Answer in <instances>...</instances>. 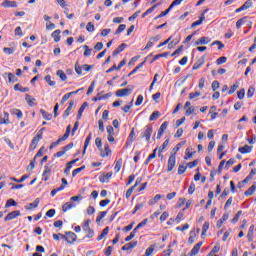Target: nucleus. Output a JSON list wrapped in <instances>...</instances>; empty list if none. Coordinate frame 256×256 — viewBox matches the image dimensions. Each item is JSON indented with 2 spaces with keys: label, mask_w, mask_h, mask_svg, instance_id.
Segmentation results:
<instances>
[{
  "label": "nucleus",
  "mask_w": 256,
  "mask_h": 256,
  "mask_svg": "<svg viewBox=\"0 0 256 256\" xmlns=\"http://www.w3.org/2000/svg\"><path fill=\"white\" fill-rule=\"evenodd\" d=\"M153 134V126L152 125H147L144 127V132L141 134V138L147 141H151V135Z\"/></svg>",
  "instance_id": "nucleus-1"
},
{
  "label": "nucleus",
  "mask_w": 256,
  "mask_h": 256,
  "mask_svg": "<svg viewBox=\"0 0 256 256\" xmlns=\"http://www.w3.org/2000/svg\"><path fill=\"white\" fill-rule=\"evenodd\" d=\"M62 239H65L67 243H75L77 241V234L74 232H66L65 235H61Z\"/></svg>",
  "instance_id": "nucleus-2"
},
{
  "label": "nucleus",
  "mask_w": 256,
  "mask_h": 256,
  "mask_svg": "<svg viewBox=\"0 0 256 256\" xmlns=\"http://www.w3.org/2000/svg\"><path fill=\"white\" fill-rule=\"evenodd\" d=\"M175 163H176V156H175V154H171L168 159L167 173H171V171H173V169H175Z\"/></svg>",
  "instance_id": "nucleus-3"
},
{
  "label": "nucleus",
  "mask_w": 256,
  "mask_h": 256,
  "mask_svg": "<svg viewBox=\"0 0 256 256\" xmlns=\"http://www.w3.org/2000/svg\"><path fill=\"white\" fill-rule=\"evenodd\" d=\"M132 92L133 90L131 88L119 89L116 91V97H127L131 95Z\"/></svg>",
  "instance_id": "nucleus-4"
},
{
  "label": "nucleus",
  "mask_w": 256,
  "mask_h": 256,
  "mask_svg": "<svg viewBox=\"0 0 256 256\" xmlns=\"http://www.w3.org/2000/svg\"><path fill=\"white\" fill-rule=\"evenodd\" d=\"M21 215V211L15 210L6 215L4 221H12V219H17Z\"/></svg>",
  "instance_id": "nucleus-5"
},
{
  "label": "nucleus",
  "mask_w": 256,
  "mask_h": 256,
  "mask_svg": "<svg viewBox=\"0 0 256 256\" xmlns=\"http://www.w3.org/2000/svg\"><path fill=\"white\" fill-rule=\"evenodd\" d=\"M40 141H41V134L36 135L31 141L29 151H35V149H37V143H39Z\"/></svg>",
  "instance_id": "nucleus-6"
},
{
  "label": "nucleus",
  "mask_w": 256,
  "mask_h": 256,
  "mask_svg": "<svg viewBox=\"0 0 256 256\" xmlns=\"http://www.w3.org/2000/svg\"><path fill=\"white\" fill-rule=\"evenodd\" d=\"M167 127H169V122L166 121L160 126L157 134V139H161V137H163V133L167 131Z\"/></svg>",
  "instance_id": "nucleus-7"
},
{
  "label": "nucleus",
  "mask_w": 256,
  "mask_h": 256,
  "mask_svg": "<svg viewBox=\"0 0 256 256\" xmlns=\"http://www.w3.org/2000/svg\"><path fill=\"white\" fill-rule=\"evenodd\" d=\"M51 174V166L48 164L44 166V172L42 174L43 181H49V175Z\"/></svg>",
  "instance_id": "nucleus-8"
},
{
  "label": "nucleus",
  "mask_w": 256,
  "mask_h": 256,
  "mask_svg": "<svg viewBox=\"0 0 256 256\" xmlns=\"http://www.w3.org/2000/svg\"><path fill=\"white\" fill-rule=\"evenodd\" d=\"M75 207H77V204H75L74 202H66L63 206H62V211L64 213H67V211H70V209H75Z\"/></svg>",
  "instance_id": "nucleus-9"
},
{
  "label": "nucleus",
  "mask_w": 256,
  "mask_h": 256,
  "mask_svg": "<svg viewBox=\"0 0 256 256\" xmlns=\"http://www.w3.org/2000/svg\"><path fill=\"white\" fill-rule=\"evenodd\" d=\"M111 177H113V172H107L106 174H102L99 176V181L100 183H107V181H109Z\"/></svg>",
  "instance_id": "nucleus-10"
},
{
  "label": "nucleus",
  "mask_w": 256,
  "mask_h": 256,
  "mask_svg": "<svg viewBox=\"0 0 256 256\" xmlns=\"http://www.w3.org/2000/svg\"><path fill=\"white\" fill-rule=\"evenodd\" d=\"M135 247H137V241H132L122 246L121 249L122 251H131V249H135Z\"/></svg>",
  "instance_id": "nucleus-11"
},
{
  "label": "nucleus",
  "mask_w": 256,
  "mask_h": 256,
  "mask_svg": "<svg viewBox=\"0 0 256 256\" xmlns=\"http://www.w3.org/2000/svg\"><path fill=\"white\" fill-rule=\"evenodd\" d=\"M41 202V200L39 198H36L34 200V202L28 204V206H26V210L27 211H31V209H37V207H39V203Z\"/></svg>",
  "instance_id": "nucleus-12"
},
{
  "label": "nucleus",
  "mask_w": 256,
  "mask_h": 256,
  "mask_svg": "<svg viewBox=\"0 0 256 256\" xmlns=\"http://www.w3.org/2000/svg\"><path fill=\"white\" fill-rule=\"evenodd\" d=\"M201 245H203V242H199L197 243L192 250L190 251V253L188 254L189 256H195L197 255V253H199V250L201 249Z\"/></svg>",
  "instance_id": "nucleus-13"
},
{
  "label": "nucleus",
  "mask_w": 256,
  "mask_h": 256,
  "mask_svg": "<svg viewBox=\"0 0 256 256\" xmlns=\"http://www.w3.org/2000/svg\"><path fill=\"white\" fill-rule=\"evenodd\" d=\"M187 143V141H182L180 143H178L171 152V155H177L178 151L183 147V145H185Z\"/></svg>",
  "instance_id": "nucleus-14"
},
{
  "label": "nucleus",
  "mask_w": 256,
  "mask_h": 256,
  "mask_svg": "<svg viewBox=\"0 0 256 256\" xmlns=\"http://www.w3.org/2000/svg\"><path fill=\"white\" fill-rule=\"evenodd\" d=\"M87 107H89V103L84 102L81 107L78 110V115H77V119H81V117H83V111H85V109H87Z\"/></svg>",
  "instance_id": "nucleus-15"
},
{
  "label": "nucleus",
  "mask_w": 256,
  "mask_h": 256,
  "mask_svg": "<svg viewBox=\"0 0 256 256\" xmlns=\"http://www.w3.org/2000/svg\"><path fill=\"white\" fill-rule=\"evenodd\" d=\"M75 105V102L73 100L70 101L69 106L67 107V109L65 110L63 117L64 119H67V117H69L70 113H71V109H73V106Z\"/></svg>",
  "instance_id": "nucleus-16"
},
{
  "label": "nucleus",
  "mask_w": 256,
  "mask_h": 256,
  "mask_svg": "<svg viewBox=\"0 0 256 256\" xmlns=\"http://www.w3.org/2000/svg\"><path fill=\"white\" fill-rule=\"evenodd\" d=\"M11 121L9 120V113L4 112V117L0 118V125H9Z\"/></svg>",
  "instance_id": "nucleus-17"
},
{
  "label": "nucleus",
  "mask_w": 256,
  "mask_h": 256,
  "mask_svg": "<svg viewBox=\"0 0 256 256\" xmlns=\"http://www.w3.org/2000/svg\"><path fill=\"white\" fill-rule=\"evenodd\" d=\"M127 47V44L122 43L116 50L113 51L112 55L115 57L116 55H119V53H122V51H125Z\"/></svg>",
  "instance_id": "nucleus-18"
},
{
  "label": "nucleus",
  "mask_w": 256,
  "mask_h": 256,
  "mask_svg": "<svg viewBox=\"0 0 256 256\" xmlns=\"http://www.w3.org/2000/svg\"><path fill=\"white\" fill-rule=\"evenodd\" d=\"M40 113L43 117V119H45L46 121H51L53 119V114H50L49 112L40 109Z\"/></svg>",
  "instance_id": "nucleus-19"
},
{
  "label": "nucleus",
  "mask_w": 256,
  "mask_h": 256,
  "mask_svg": "<svg viewBox=\"0 0 256 256\" xmlns=\"http://www.w3.org/2000/svg\"><path fill=\"white\" fill-rule=\"evenodd\" d=\"M25 100H26V103H28L29 107H35V98L34 97H32L29 94H26Z\"/></svg>",
  "instance_id": "nucleus-20"
},
{
  "label": "nucleus",
  "mask_w": 256,
  "mask_h": 256,
  "mask_svg": "<svg viewBox=\"0 0 256 256\" xmlns=\"http://www.w3.org/2000/svg\"><path fill=\"white\" fill-rule=\"evenodd\" d=\"M252 150H253V146H249V145H245L238 149L239 153H242V154L251 153Z\"/></svg>",
  "instance_id": "nucleus-21"
},
{
  "label": "nucleus",
  "mask_w": 256,
  "mask_h": 256,
  "mask_svg": "<svg viewBox=\"0 0 256 256\" xmlns=\"http://www.w3.org/2000/svg\"><path fill=\"white\" fill-rule=\"evenodd\" d=\"M107 235H109V227H108V226L105 227V228L102 230V232H101V234L98 236L97 240H98V241H102V239H105V237H107Z\"/></svg>",
  "instance_id": "nucleus-22"
},
{
  "label": "nucleus",
  "mask_w": 256,
  "mask_h": 256,
  "mask_svg": "<svg viewBox=\"0 0 256 256\" xmlns=\"http://www.w3.org/2000/svg\"><path fill=\"white\" fill-rule=\"evenodd\" d=\"M52 37H53L55 43H59L61 41V30H55L52 33Z\"/></svg>",
  "instance_id": "nucleus-23"
},
{
  "label": "nucleus",
  "mask_w": 256,
  "mask_h": 256,
  "mask_svg": "<svg viewBox=\"0 0 256 256\" xmlns=\"http://www.w3.org/2000/svg\"><path fill=\"white\" fill-rule=\"evenodd\" d=\"M14 91H20L21 93H29V88L21 86V84H16L14 86Z\"/></svg>",
  "instance_id": "nucleus-24"
},
{
  "label": "nucleus",
  "mask_w": 256,
  "mask_h": 256,
  "mask_svg": "<svg viewBox=\"0 0 256 256\" xmlns=\"http://www.w3.org/2000/svg\"><path fill=\"white\" fill-rule=\"evenodd\" d=\"M255 190H256V183H254L248 190H246L244 192V195L246 197H251V195H253V193H255Z\"/></svg>",
  "instance_id": "nucleus-25"
},
{
  "label": "nucleus",
  "mask_w": 256,
  "mask_h": 256,
  "mask_svg": "<svg viewBox=\"0 0 256 256\" xmlns=\"http://www.w3.org/2000/svg\"><path fill=\"white\" fill-rule=\"evenodd\" d=\"M203 21H205V15L202 14L199 18V20L197 21H194L192 24H191V27L192 28H195V27H199V25H201L203 23Z\"/></svg>",
  "instance_id": "nucleus-26"
},
{
  "label": "nucleus",
  "mask_w": 256,
  "mask_h": 256,
  "mask_svg": "<svg viewBox=\"0 0 256 256\" xmlns=\"http://www.w3.org/2000/svg\"><path fill=\"white\" fill-rule=\"evenodd\" d=\"M209 41H211V39H209L208 37H201L196 41V45H207Z\"/></svg>",
  "instance_id": "nucleus-27"
},
{
  "label": "nucleus",
  "mask_w": 256,
  "mask_h": 256,
  "mask_svg": "<svg viewBox=\"0 0 256 256\" xmlns=\"http://www.w3.org/2000/svg\"><path fill=\"white\" fill-rule=\"evenodd\" d=\"M104 151H105V153L101 154V157H103V159H105V157H109V155H111V148H109L108 143H106L104 145Z\"/></svg>",
  "instance_id": "nucleus-28"
},
{
  "label": "nucleus",
  "mask_w": 256,
  "mask_h": 256,
  "mask_svg": "<svg viewBox=\"0 0 256 256\" xmlns=\"http://www.w3.org/2000/svg\"><path fill=\"white\" fill-rule=\"evenodd\" d=\"M92 133L90 132L89 135L87 136L85 142H84V150H83V155H85V151H87V147H89V143H91V137H92Z\"/></svg>",
  "instance_id": "nucleus-29"
},
{
  "label": "nucleus",
  "mask_w": 256,
  "mask_h": 256,
  "mask_svg": "<svg viewBox=\"0 0 256 256\" xmlns=\"http://www.w3.org/2000/svg\"><path fill=\"white\" fill-rule=\"evenodd\" d=\"M2 7H17V2L4 0V2L2 3Z\"/></svg>",
  "instance_id": "nucleus-30"
},
{
  "label": "nucleus",
  "mask_w": 256,
  "mask_h": 256,
  "mask_svg": "<svg viewBox=\"0 0 256 256\" xmlns=\"http://www.w3.org/2000/svg\"><path fill=\"white\" fill-rule=\"evenodd\" d=\"M5 75H7L9 83H17V81H19V79H17L16 76L11 72L5 73Z\"/></svg>",
  "instance_id": "nucleus-31"
},
{
  "label": "nucleus",
  "mask_w": 256,
  "mask_h": 256,
  "mask_svg": "<svg viewBox=\"0 0 256 256\" xmlns=\"http://www.w3.org/2000/svg\"><path fill=\"white\" fill-rule=\"evenodd\" d=\"M167 145H169V139H166L163 144L158 148V154L161 155L167 148Z\"/></svg>",
  "instance_id": "nucleus-32"
},
{
  "label": "nucleus",
  "mask_w": 256,
  "mask_h": 256,
  "mask_svg": "<svg viewBox=\"0 0 256 256\" xmlns=\"http://www.w3.org/2000/svg\"><path fill=\"white\" fill-rule=\"evenodd\" d=\"M159 117H161V112L159 111H154L150 117H149V121H157V119H159Z\"/></svg>",
  "instance_id": "nucleus-33"
},
{
  "label": "nucleus",
  "mask_w": 256,
  "mask_h": 256,
  "mask_svg": "<svg viewBox=\"0 0 256 256\" xmlns=\"http://www.w3.org/2000/svg\"><path fill=\"white\" fill-rule=\"evenodd\" d=\"M121 167H123V159H119L114 167V171L115 173H119V171H121Z\"/></svg>",
  "instance_id": "nucleus-34"
},
{
  "label": "nucleus",
  "mask_w": 256,
  "mask_h": 256,
  "mask_svg": "<svg viewBox=\"0 0 256 256\" xmlns=\"http://www.w3.org/2000/svg\"><path fill=\"white\" fill-rule=\"evenodd\" d=\"M11 181H15V183H23V181H25V179H29V175H23L21 178H15V177H11L10 178Z\"/></svg>",
  "instance_id": "nucleus-35"
},
{
  "label": "nucleus",
  "mask_w": 256,
  "mask_h": 256,
  "mask_svg": "<svg viewBox=\"0 0 256 256\" xmlns=\"http://www.w3.org/2000/svg\"><path fill=\"white\" fill-rule=\"evenodd\" d=\"M10 113H11L12 115H16V117H17L18 119H21V118L23 117V112H21V110H19V109H12V110L10 111Z\"/></svg>",
  "instance_id": "nucleus-36"
},
{
  "label": "nucleus",
  "mask_w": 256,
  "mask_h": 256,
  "mask_svg": "<svg viewBox=\"0 0 256 256\" xmlns=\"http://www.w3.org/2000/svg\"><path fill=\"white\" fill-rule=\"evenodd\" d=\"M56 74L60 77L61 81H67V74L63 70H58Z\"/></svg>",
  "instance_id": "nucleus-37"
},
{
  "label": "nucleus",
  "mask_w": 256,
  "mask_h": 256,
  "mask_svg": "<svg viewBox=\"0 0 256 256\" xmlns=\"http://www.w3.org/2000/svg\"><path fill=\"white\" fill-rule=\"evenodd\" d=\"M81 171H85V165L81 166L80 168H76L72 172V177H77Z\"/></svg>",
  "instance_id": "nucleus-38"
},
{
  "label": "nucleus",
  "mask_w": 256,
  "mask_h": 256,
  "mask_svg": "<svg viewBox=\"0 0 256 256\" xmlns=\"http://www.w3.org/2000/svg\"><path fill=\"white\" fill-rule=\"evenodd\" d=\"M239 89V82H236L234 85L231 86L230 90L228 91V95H233L236 90Z\"/></svg>",
  "instance_id": "nucleus-39"
},
{
  "label": "nucleus",
  "mask_w": 256,
  "mask_h": 256,
  "mask_svg": "<svg viewBox=\"0 0 256 256\" xmlns=\"http://www.w3.org/2000/svg\"><path fill=\"white\" fill-rule=\"evenodd\" d=\"M16 205H17V202L14 199H8L5 204V207L7 209L9 207H16Z\"/></svg>",
  "instance_id": "nucleus-40"
},
{
  "label": "nucleus",
  "mask_w": 256,
  "mask_h": 256,
  "mask_svg": "<svg viewBox=\"0 0 256 256\" xmlns=\"http://www.w3.org/2000/svg\"><path fill=\"white\" fill-rule=\"evenodd\" d=\"M127 29V25L125 24H120L117 28V30L115 31V35H121V33H123V30Z\"/></svg>",
  "instance_id": "nucleus-41"
},
{
  "label": "nucleus",
  "mask_w": 256,
  "mask_h": 256,
  "mask_svg": "<svg viewBox=\"0 0 256 256\" xmlns=\"http://www.w3.org/2000/svg\"><path fill=\"white\" fill-rule=\"evenodd\" d=\"M84 233H86V237L88 239H93V237H95V231H93V229L89 228L88 230L84 231Z\"/></svg>",
  "instance_id": "nucleus-42"
},
{
  "label": "nucleus",
  "mask_w": 256,
  "mask_h": 256,
  "mask_svg": "<svg viewBox=\"0 0 256 256\" xmlns=\"http://www.w3.org/2000/svg\"><path fill=\"white\" fill-rule=\"evenodd\" d=\"M44 79H45L46 83H48V85H49L50 87H55L56 82L53 81V80H51V76H50V75L45 76Z\"/></svg>",
  "instance_id": "nucleus-43"
},
{
  "label": "nucleus",
  "mask_w": 256,
  "mask_h": 256,
  "mask_svg": "<svg viewBox=\"0 0 256 256\" xmlns=\"http://www.w3.org/2000/svg\"><path fill=\"white\" fill-rule=\"evenodd\" d=\"M63 189H65V186L64 185H61L60 187L56 188V189H53L50 193V195L52 197H55V195H57V193H59V191H63Z\"/></svg>",
  "instance_id": "nucleus-44"
},
{
  "label": "nucleus",
  "mask_w": 256,
  "mask_h": 256,
  "mask_svg": "<svg viewBox=\"0 0 256 256\" xmlns=\"http://www.w3.org/2000/svg\"><path fill=\"white\" fill-rule=\"evenodd\" d=\"M207 231H209V221H205L202 226V235H207Z\"/></svg>",
  "instance_id": "nucleus-45"
},
{
  "label": "nucleus",
  "mask_w": 256,
  "mask_h": 256,
  "mask_svg": "<svg viewBox=\"0 0 256 256\" xmlns=\"http://www.w3.org/2000/svg\"><path fill=\"white\" fill-rule=\"evenodd\" d=\"M253 6V1L252 0H247L243 5H242V9H244V11H247V9H249L250 7Z\"/></svg>",
  "instance_id": "nucleus-46"
},
{
  "label": "nucleus",
  "mask_w": 256,
  "mask_h": 256,
  "mask_svg": "<svg viewBox=\"0 0 256 256\" xmlns=\"http://www.w3.org/2000/svg\"><path fill=\"white\" fill-rule=\"evenodd\" d=\"M143 207H145V202L136 204L134 211L132 212V215H135V213L141 209H143Z\"/></svg>",
  "instance_id": "nucleus-47"
},
{
  "label": "nucleus",
  "mask_w": 256,
  "mask_h": 256,
  "mask_svg": "<svg viewBox=\"0 0 256 256\" xmlns=\"http://www.w3.org/2000/svg\"><path fill=\"white\" fill-rule=\"evenodd\" d=\"M195 155V152H191V148L186 149V156L184 159L187 161L188 159H191Z\"/></svg>",
  "instance_id": "nucleus-48"
},
{
  "label": "nucleus",
  "mask_w": 256,
  "mask_h": 256,
  "mask_svg": "<svg viewBox=\"0 0 256 256\" xmlns=\"http://www.w3.org/2000/svg\"><path fill=\"white\" fill-rule=\"evenodd\" d=\"M241 215H243V211H238L236 213V215L234 216V218L231 220V223H237L239 221V217H241Z\"/></svg>",
  "instance_id": "nucleus-49"
},
{
  "label": "nucleus",
  "mask_w": 256,
  "mask_h": 256,
  "mask_svg": "<svg viewBox=\"0 0 256 256\" xmlns=\"http://www.w3.org/2000/svg\"><path fill=\"white\" fill-rule=\"evenodd\" d=\"M74 69L77 75H81L83 73V67L79 66V62L75 63Z\"/></svg>",
  "instance_id": "nucleus-50"
},
{
  "label": "nucleus",
  "mask_w": 256,
  "mask_h": 256,
  "mask_svg": "<svg viewBox=\"0 0 256 256\" xmlns=\"http://www.w3.org/2000/svg\"><path fill=\"white\" fill-rule=\"evenodd\" d=\"M105 215H107V211H102L99 212L97 218H96V223H100L101 219H103L105 217Z\"/></svg>",
  "instance_id": "nucleus-51"
},
{
  "label": "nucleus",
  "mask_w": 256,
  "mask_h": 256,
  "mask_svg": "<svg viewBox=\"0 0 256 256\" xmlns=\"http://www.w3.org/2000/svg\"><path fill=\"white\" fill-rule=\"evenodd\" d=\"M86 30L88 31V33H93L95 31V25L89 22L86 26Z\"/></svg>",
  "instance_id": "nucleus-52"
},
{
  "label": "nucleus",
  "mask_w": 256,
  "mask_h": 256,
  "mask_svg": "<svg viewBox=\"0 0 256 256\" xmlns=\"http://www.w3.org/2000/svg\"><path fill=\"white\" fill-rule=\"evenodd\" d=\"M187 171V166L180 164L178 167V175H183Z\"/></svg>",
  "instance_id": "nucleus-53"
},
{
  "label": "nucleus",
  "mask_w": 256,
  "mask_h": 256,
  "mask_svg": "<svg viewBox=\"0 0 256 256\" xmlns=\"http://www.w3.org/2000/svg\"><path fill=\"white\" fill-rule=\"evenodd\" d=\"M85 51H84V57H89L91 55V51H93V49H89V46L84 45L83 46Z\"/></svg>",
  "instance_id": "nucleus-54"
},
{
  "label": "nucleus",
  "mask_w": 256,
  "mask_h": 256,
  "mask_svg": "<svg viewBox=\"0 0 256 256\" xmlns=\"http://www.w3.org/2000/svg\"><path fill=\"white\" fill-rule=\"evenodd\" d=\"M133 191H135V186H131L127 191H126V199H129L131 195H133Z\"/></svg>",
  "instance_id": "nucleus-55"
},
{
  "label": "nucleus",
  "mask_w": 256,
  "mask_h": 256,
  "mask_svg": "<svg viewBox=\"0 0 256 256\" xmlns=\"http://www.w3.org/2000/svg\"><path fill=\"white\" fill-rule=\"evenodd\" d=\"M3 51L6 53V55H13L15 53V48H3Z\"/></svg>",
  "instance_id": "nucleus-56"
},
{
  "label": "nucleus",
  "mask_w": 256,
  "mask_h": 256,
  "mask_svg": "<svg viewBox=\"0 0 256 256\" xmlns=\"http://www.w3.org/2000/svg\"><path fill=\"white\" fill-rule=\"evenodd\" d=\"M237 97L238 99H245V89H240L238 92H237Z\"/></svg>",
  "instance_id": "nucleus-57"
},
{
  "label": "nucleus",
  "mask_w": 256,
  "mask_h": 256,
  "mask_svg": "<svg viewBox=\"0 0 256 256\" xmlns=\"http://www.w3.org/2000/svg\"><path fill=\"white\" fill-rule=\"evenodd\" d=\"M89 223H91V220H89V219L84 222V224L82 225L83 231H87V230L91 229V227L89 226Z\"/></svg>",
  "instance_id": "nucleus-58"
},
{
  "label": "nucleus",
  "mask_w": 256,
  "mask_h": 256,
  "mask_svg": "<svg viewBox=\"0 0 256 256\" xmlns=\"http://www.w3.org/2000/svg\"><path fill=\"white\" fill-rule=\"evenodd\" d=\"M253 95H255V88L254 87H250L248 89V92H247L248 99H251V97H253Z\"/></svg>",
  "instance_id": "nucleus-59"
},
{
  "label": "nucleus",
  "mask_w": 256,
  "mask_h": 256,
  "mask_svg": "<svg viewBox=\"0 0 256 256\" xmlns=\"http://www.w3.org/2000/svg\"><path fill=\"white\" fill-rule=\"evenodd\" d=\"M216 63H217V65H223V63H227V57L222 56V57L218 58Z\"/></svg>",
  "instance_id": "nucleus-60"
},
{
  "label": "nucleus",
  "mask_w": 256,
  "mask_h": 256,
  "mask_svg": "<svg viewBox=\"0 0 256 256\" xmlns=\"http://www.w3.org/2000/svg\"><path fill=\"white\" fill-rule=\"evenodd\" d=\"M189 195H193L195 193V183L191 182L189 188H188Z\"/></svg>",
  "instance_id": "nucleus-61"
},
{
  "label": "nucleus",
  "mask_w": 256,
  "mask_h": 256,
  "mask_svg": "<svg viewBox=\"0 0 256 256\" xmlns=\"http://www.w3.org/2000/svg\"><path fill=\"white\" fill-rule=\"evenodd\" d=\"M201 65H203V60H199L198 62H196L192 67L193 71H196V69H200Z\"/></svg>",
  "instance_id": "nucleus-62"
},
{
  "label": "nucleus",
  "mask_w": 256,
  "mask_h": 256,
  "mask_svg": "<svg viewBox=\"0 0 256 256\" xmlns=\"http://www.w3.org/2000/svg\"><path fill=\"white\" fill-rule=\"evenodd\" d=\"M167 217H169V212H163L160 216V221L163 223L164 221H167Z\"/></svg>",
  "instance_id": "nucleus-63"
},
{
  "label": "nucleus",
  "mask_w": 256,
  "mask_h": 256,
  "mask_svg": "<svg viewBox=\"0 0 256 256\" xmlns=\"http://www.w3.org/2000/svg\"><path fill=\"white\" fill-rule=\"evenodd\" d=\"M82 199H83V195L78 194L77 196H72V197L70 198V201L79 202V201H81Z\"/></svg>",
  "instance_id": "nucleus-64"
}]
</instances>
